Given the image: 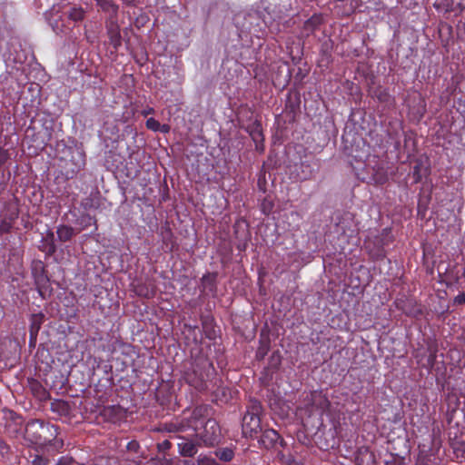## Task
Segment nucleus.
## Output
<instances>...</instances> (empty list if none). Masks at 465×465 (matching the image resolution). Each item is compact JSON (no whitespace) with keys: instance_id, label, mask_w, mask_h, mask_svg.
Instances as JSON below:
<instances>
[{"instance_id":"obj_1","label":"nucleus","mask_w":465,"mask_h":465,"mask_svg":"<svg viewBox=\"0 0 465 465\" xmlns=\"http://www.w3.org/2000/svg\"><path fill=\"white\" fill-rule=\"evenodd\" d=\"M59 428L49 422L39 420H32L27 422L25 427V438L30 443L37 446L39 449H46L54 453L64 447V440L57 438Z\"/></svg>"},{"instance_id":"obj_2","label":"nucleus","mask_w":465,"mask_h":465,"mask_svg":"<svg viewBox=\"0 0 465 465\" xmlns=\"http://www.w3.org/2000/svg\"><path fill=\"white\" fill-rule=\"evenodd\" d=\"M262 406L261 401L256 399H250L242 421V430L244 437L251 439L258 438V434L262 431Z\"/></svg>"},{"instance_id":"obj_3","label":"nucleus","mask_w":465,"mask_h":465,"mask_svg":"<svg viewBox=\"0 0 465 465\" xmlns=\"http://www.w3.org/2000/svg\"><path fill=\"white\" fill-rule=\"evenodd\" d=\"M209 369H213V363L207 359H199L184 372L183 378L191 387L198 391H203L207 389Z\"/></svg>"},{"instance_id":"obj_4","label":"nucleus","mask_w":465,"mask_h":465,"mask_svg":"<svg viewBox=\"0 0 465 465\" xmlns=\"http://www.w3.org/2000/svg\"><path fill=\"white\" fill-rule=\"evenodd\" d=\"M201 427L199 428L197 424H194L192 426V430L203 447L214 448L222 442V430L214 419H207Z\"/></svg>"},{"instance_id":"obj_5","label":"nucleus","mask_w":465,"mask_h":465,"mask_svg":"<svg viewBox=\"0 0 465 465\" xmlns=\"http://www.w3.org/2000/svg\"><path fill=\"white\" fill-rule=\"evenodd\" d=\"M45 18L56 35H66L76 26L59 4L53 5L51 9L45 13Z\"/></svg>"},{"instance_id":"obj_6","label":"nucleus","mask_w":465,"mask_h":465,"mask_svg":"<svg viewBox=\"0 0 465 465\" xmlns=\"http://www.w3.org/2000/svg\"><path fill=\"white\" fill-rule=\"evenodd\" d=\"M45 18L56 35H66L76 26L59 4L53 5L51 9L45 13Z\"/></svg>"},{"instance_id":"obj_7","label":"nucleus","mask_w":465,"mask_h":465,"mask_svg":"<svg viewBox=\"0 0 465 465\" xmlns=\"http://www.w3.org/2000/svg\"><path fill=\"white\" fill-rule=\"evenodd\" d=\"M65 162L67 170L65 171L66 178H74L85 165V153L81 147H68L65 155L62 157Z\"/></svg>"},{"instance_id":"obj_8","label":"nucleus","mask_w":465,"mask_h":465,"mask_svg":"<svg viewBox=\"0 0 465 465\" xmlns=\"http://www.w3.org/2000/svg\"><path fill=\"white\" fill-rule=\"evenodd\" d=\"M173 438L178 439L179 442L177 443V450L178 454L183 458H194L199 449L203 447L197 437H195V433L193 435L184 436V435H176Z\"/></svg>"},{"instance_id":"obj_9","label":"nucleus","mask_w":465,"mask_h":465,"mask_svg":"<svg viewBox=\"0 0 465 465\" xmlns=\"http://www.w3.org/2000/svg\"><path fill=\"white\" fill-rule=\"evenodd\" d=\"M391 242L390 231L388 229H384L381 235L375 238V246L372 249L369 245L367 246L371 257L375 260L383 259L386 255L384 246L388 245Z\"/></svg>"},{"instance_id":"obj_10","label":"nucleus","mask_w":465,"mask_h":465,"mask_svg":"<svg viewBox=\"0 0 465 465\" xmlns=\"http://www.w3.org/2000/svg\"><path fill=\"white\" fill-rule=\"evenodd\" d=\"M32 274L40 295H43V292L49 287V278L42 262L38 261L34 263Z\"/></svg>"},{"instance_id":"obj_11","label":"nucleus","mask_w":465,"mask_h":465,"mask_svg":"<svg viewBox=\"0 0 465 465\" xmlns=\"http://www.w3.org/2000/svg\"><path fill=\"white\" fill-rule=\"evenodd\" d=\"M261 436L257 439L259 443L263 446L265 449L275 448L278 444L281 446L283 445V440L281 438L280 434L274 430L273 429H265L260 431Z\"/></svg>"},{"instance_id":"obj_12","label":"nucleus","mask_w":465,"mask_h":465,"mask_svg":"<svg viewBox=\"0 0 465 465\" xmlns=\"http://www.w3.org/2000/svg\"><path fill=\"white\" fill-rule=\"evenodd\" d=\"M396 308L408 316H419L422 313L421 309L413 299L405 297L398 298L395 301Z\"/></svg>"},{"instance_id":"obj_13","label":"nucleus","mask_w":465,"mask_h":465,"mask_svg":"<svg viewBox=\"0 0 465 465\" xmlns=\"http://www.w3.org/2000/svg\"><path fill=\"white\" fill-rule=\"evenodd\" d=\"M59 5L66 12L75 25L84 21L86 16V10L81 5L70 3H63L59 4Z\"/></svg>"},{"instance_id":"obj_14","label":"nucleus","mask_w":465,"mask_h":465,"mask_svg":"<svg viewBox=\"0 0 465 465\" xmlns=\"http://www.w3.org/2000/svg\"><path fill=\"white\" fill-rule=\"evenodd\" d=\"M50 452L46 449L36 448L35 451L30 452L28 456V461L31 465H50Z\"/></svg>"},{"instance_id":"obj_15","label":"nucleus","mask_w":465,"mask_h":465,"mask_svg":"<svg viewBox=\"0 0 465 465\" xmlns=\"http://www.w3.org/2000/svg\"><path fill=\"white\" fill-rule=\"evenodd\" d=\"M356 465H376V457L368 447H361L355 453Z\"/></svg>"},{"instance_id":"obj_16","label":"nucleus","mask_w":465,"mask_h":465,"mask_svg":"<svg viewBox=\"0 0 465 465\" xmlns=\"http://www.w3.org/2000/svg\"><path fill=\"white\" fill-rule=\"evenodd\" d=\"M45 321V315L42 312L32 314L30 318V344L35 343L36 338Z\"/></svg>"},{"instance_id":"obj_17","label":"nucleus","mask_w":465,"mask_h":465,"mask_svg":"<svg viewBox=\"0 0 465 465\" xmlns=\"http://www.w3.org/2000/svg\"><path fill=\"white\" fill-rule=\"evenodd\" d=\"M50 410L60 417H70L72 408L69 402L64 400H54L51 402Z\"/></svg>"},{"instance_id":"obj_18","label":"nucleus","mask_w":465,"mask_h":465,"mask_svg":"<svg viewBox=\"0 0 465 465\" xmlns=\"http://www.w3.org/2000/svg\"><path fill=\"white\" fill-rule=\"evenodd\" d=\"M193 426L192 423L185 421V420L172 421L164 424V429L166 431L174 433L176 435H181L180 433L186 432L189 429H192Z\"/></svg>"},{"instance_id":"obj_19","label":"nucleus","mask_w":465,"mask_h":465,"mask_svg":"<svg viewBox=\"0 0 465 465\" xmlns=\"http://www.w3.org/2000/svg\"><path fill=\"white\" fill-rule=\"evenodd\" d=\"M271 349V339L269 334H265L263 332L261 333L259 339V347L255 353V358L257 361H262L264 357L268 354Z\"/></svg>"},{"instance_id":"obj_20","label":"nucleus","mask_w":465,"mask_h":465,"mask_svg":"<svg viewBox=\"0 0 465 465\" xmlns=\"http://www.w3.org/2000/svg\"><path fill=\"white\" fill-rule=\"evenodd\" d=\"M246 131L249 133L252 141L255 143L256 149H258L259 143H262L263 141L262 124L259 122L255 121L254 123L247 126Z\"/></svg>"},{"instance_id":"obj_21","label":"nucleus","mask_w":465,"mask_h":465,"mask_svg":"<svg viewBox=\"0 0 465 465\" xmlns=\"http://www.w3.org/2000/svg\"><path fill=\"white\" fill-rule=\"evenodd\" d=\"M107 34L109 36L110 44L114 49H118L122 45V36L120 34L119 25L115 23H111L107 27Z\"/></svg>"},{"instance_id":"obj_22","label":"nucleus","mask_w":465,"mask_h":465,"mask_svg":"<svg viewBox=\"0 0 465 465\" xmlns=\"http://www.w3.org/2000/svg\"><path fill=\"white\" fill-rule=\"evenodd\" d=\"M322 23V15L321 14H314L304 22L303 30L307 35L313 34Z\"/></svg>"},{"instance_id":"obj_23","label":"nucleus","mask_w":465,"mask_h":465,"mask_svg":"<svg viewBox=\"0 0 465 465\" xmlns=\"http://www.w3.org/2000/svg\"><path fill=\"white\" fill-rule=\"evenodd\" d=\"M43 249L42 251L46 253V255L51 256L55 253L57 248L54 243V233L53 231L48 230L46 232V235L43 239Z\"/></svg>"},{"instance_id":"obj_24","label":"nucleus","mask_w":465,"mask_h":465,"mask_svg":"<svg viewBox=\"0 0 465 465\" xmlns=\"http://www.w3.org/2000/svg\"><path fill=\"white\" fill-rule=\"evenodd\" d=\"M57 239L62 242L70 241L75 234L73 227L68 225H59L56 230Z\"/></svg>"},{"instance_id":"obj_25","label":"nucleus","mask_w":465,"mask_h":465,"mask_svg":"<svg viewBox=\"0 0 465 465\" xmlns=\"http://www.w3.org/2000/svg\"><path fill=\"white\" fill-rule=\"evenodd\" d=\"M214 455L223 462H230L234 458V450L231 447L218 448L214 450Z\"/></svg>"},{"instance_id":"obj_26","label":"nucleus","mask_w":465,"mask_h":465,"mask_svg":"<svg viewBox=\"0 0 465 465\" xmlns=\"http://www.w3.org/2000/svg\"><path fill=\"white\" fill-rule=\"evenodd\" d=\"M30 389L34 395L36 396L39 400H45L49 395L48 391L36 380H32L30 381Z\"/></svg>"},{"instance_id":"obj_27","label":"nucleus","mask_w":465,"mask_h":465,"mask_svg":"<svg viewBox=\"0 0 465 465\" xmlns=\"http://www.w3.org/2000/svg\"><path fill=\"white\" fill-rule=\"evenodd\" d=\"M371 179L376 184H383L388 181L387 171L381 166L373 168V173L371 174Z\"/></svg>"},{"instance_id":"obj_28","label":"nucleus","mask_w":465,"mask_h":465,"mask_svg":"<svg viewBox=\"0 0 465 465\" xmlns=\"http://www.w3.org/2000/svg\"><path fill=\"white\" fill-rule=\"evenodd\" d=\"M203 409L202 407L195 408L193 411L191 417L188 420H185V421H188V422L192 423L193 425L197 424V427H199V425H201V426L203 425L204 421L206 420L203 419Z\"/></svg>"},{"instance_id":"obj_29","label":"nucleus","mask_w":465,"mask_h":465,"mask_svg":"<svg viewBox=\"0 0 465 465\" xmlns=\"http://www.w3.org/2000/svg\"><path fill=\"white\" fill-rule=\"evenodd\" d=\"M203 328L205 333V337L209 340H213L216 337L215 330L213 327V319H204L203 320Z\"/></svg>"},{"instance_id":"obj_30","label":"nucleus","mask_w":465,"mask_h":465,"mask_svg":"<svg viewBox=\"0 0 465 465\" xmlns=\"http://www.w3.org/2000/svg\"><path fill=\"white\" fill-rule=\"evenodd\" d=\"M96 4L105 12H112L116 14L118 11V5H115L112 0H94Z\"/></svg>"},{"instance_id":"obj_31","label":"nucleus","mask_w":465,"mask_h":465,"mask_svg":"<svg viewBox=\"0 0 465 465\" xmlns=\"http://www.w3.org/2000/svg\"><path fill=\"white\" fill-rule=\"evenodd\" d=\"M77 223L82 227V229H85L90 227L91 225H95V219L91 216L89 213H83L78 219Z\"/></svg>"},{"instance_id":"obj_32","label":"nucleus","mask_w":465,"mask_h":465,"mask_svg":"<svg viewBox=\"0 0 465 465\" xmlns=\"http://www.w3.org/2000/svg\"><path fill=\"white\" fill-rule=\"evenodd\" d=\"M202 282L204 288L213 291L216 287V273H208L203 275Z\"/></svg>"},{"instance_id":"obj_33","label":"nucleus","mask_w":465,"mask_h":465,"mask_svg":"<svg viewBox=\"0 0 465 465\" xmlns=\"http://www.w3.org/2000/svg\"><path fill=\"white\" fill-rule=\"evenodd\" d=\"M197 465H220L214 458L208 454L201 453L196 458Z\"/></svg>"},{"instance_id":"obj_34","label":"nucleus","mask_w":465,"mask_h":465,"mask_svg":"<svg viewBox=\"0 0 465 465\" xmlns=\"http://www.w3.org/2000/svg\"><path fill=\"white\" fill-rule=\"evenodd\" d=\"M82 205L85 210L97 209L99 207V198L97 197H86L83 200Z\"/></svg>"},{"instance_id":"obj_35","label":"nucleus","mask_w":465,"mask_h":465,"mask_svg":"<svg viewBox=\"0 0 465 465\" xmlns=\"http://www.w3.org/2000/svg\"><path fill=\"white\" fill-rule=\"evenodd\" d=\"M150 463L152 465H172V460L166 459L165 457H155L150 460Z\"/></svg>"},{"instance_id":"obj_36","label":"nucleus","mask_w":465,"mask_h":465,"mask_svg":"<svg viewBox=\"0 0 465 465\" xmlns=\"http://www.w3.org/2000/svg\"><path fill=\"white\" fill-rule=\"evenodd\" d=\"M146 127L149 130H152L153 132H157L158 129H160V123L156 119L151 117L146 120Z\"/></svg>"},{"instance_id":"obj_37","label":"nucleus","mask_w":465,"mask_h":465,"mask_svg":"<svg viewBox=\"0 0 465 465\" xmlns=\"http://www.w3.org/2000/svg\"><path fill=\"white\" fill-rule=\"evenodd\" d=\"M451 3L452 0H436L434 3V7L438 10L445 8V10L448 11Z\"/></svg>"},{"instance_id":"obj_38","label":"nucleus","mask_w":465,"mask_h":465,"mask_svg":"<svg viewBox=\"0 0 465 465\" xmlns=\"http://www.w3.org/2000/svg\"><path fill=\"white\" fill-rule=\"evenodd\" d=\"M172 448V443L169 440H164L163 441L157 444L158 451L165 452Z\"/></svg>"},{"instance_id":"obj_39","label":"nucleus","mask_w":465,"mask_h":465,"mask_svg":"<svg viewBox=\"0 0 465 465\" xmlns=\"http://www.w3.org/2000/svg\"><path fill=\"white\" fill-rule=\"evenodd\" d=\"M12 229L11 222H7L6 220H3L0 223V234L7 233Z\"/></svg>"},{"instance_id":"obj_40","label":"nucleus","mask_w":465,"mask_h":465,"mask_svg":"<svg viewBox=\"0 0 465 465\" xmlns=\"http://www.w3.org/2000/svg\"><path fill=\"white\" fill-rule=\"evenodd\" d=\"M413 177H414V180L416 183H419L421 181L422 174L420 173V164H416L413 167Z\"/></svg>"},{"instance_id":"obj_41","label":"nucleus","mask_w":465,"mask_h":465,"mask_svg":"<svg viewBox=\"0 0 465 465\" xmlns=\"http://www.w3.org/2000/svg\"><path fill=\"white\" fill-rule=\"evenodd\" d=\"M162 236H163V241L164 242L171 240V238L173 237L171 229L169 227L163 228L162 229Z\"/></svg>"},{"instance_id":"obj_42","label":"nucleus","mask_w":465,"mask_h":465,"mask_svg":"<svg viewBox=\"0 0 465 465\" xmlns=\"http://www.w3.org/2000/svg\"><path fill=\"white\" fill-rule=\"evenodd\" d=\"M9 159V153L6 150L0 148V167Z\"/></svg>"},{"instance_id":"obj_43","label":"nucleus","mask_w":465,"mask_h":465,"mask_svg":"<svg viewBox=\"0 0 465 465\" xmlns=\"http://www.w3.org/2000/svg\"><path fill=\"white\" fill-rule=\"evenodd\" d=\"M55 465H74L72 458L62 457Z\"/></svg>"},{"instance_id":"obj_44","label":"nucleus","mask_w":465,"mask_h":465,"mask_svg":"<svg viewBox=\"0 0 465 465\" xmlns=\"http://www.w3.org/2000/svg\"><path fill=\"white\" fill-rule=\"evenodd\" d=\"M140 448L139 443L136 440H132L127 444V450L137 452Z\"/></svg>"},{"instance_id":"obj_45","label":"nucleus","mask_w":465,"mask_h":465,"mask_svg":"<svg viewBox=\"0 0 465 465\" xmlns=\"http://www.w3.org/2000/svg\"><path fill=\"white\" fill-rule=\"evenodd\" d=\"M456 304H465V292H461L454 299Z\"/></svg>"},{"instance_id":"obj_46","label":"nucleus","mask_w":465,"mask_h":465,"mask_svg":"<svg viewBox=\"0 0 465 465\" xmlns=\"http://www.w3.org/2000/svg\"><path fill=\"white\" fill-rule=\"evenodd\" d=\"M435 361H436V354L435 353H430L428 357V365L432 367L435 363Z\"/></svg>"},{"instance_id":"obj_47","label":"nucleus","mask_w":465,"mask_h":465,"mask_svg":"<svg viewBox=\"0 0 465 465\" xmlns=\"http://www.w3.org/2000/svg\"><path fill=\"white\" fill-rule=\"evenodd\" d=\"M158 131L163 134H167L170 131V126L168 124H160V129H158Z\"/></svg>"},{"instance_id":"obj_48","label":"nucleus","mask_w":465,"mask_h":465,"mask_svg":"<svg viewBox=\"0 0 465 465\" xmlns=\"http://www.w3.org/2000/svg\"><path fill=\"white\" fill-rule=\"evenodd\" d=\"M385 96H387L386 93H381L380 95L378 96V99L383 102L385 101Z\"/></svg>"},{"instance_id":"obj_49","label":"nucleus","mask_w":465,"mask_h":465,"mask_svg":"<svg viewBox=\"0 0 465 465\" xmlns=\"http://www.w3.org/2000/svg\"><path fill=\"white\" fill-rule=\"evenodd\" d=\"M352 156L357 160V161H361L362 158L364 157L363 154H352Z\"/></svg>"},{"instance_id":"obj_50","label":"nucleus","mask_w":465,"mask_h":465,"mask_svg":"<svg viewBox=\"0 0 465 465\" xmlns=\"http://www.w3.org/2000/svg\"><path fill=\"white\" fill-rule=\"evenodd\" d=\"M385 465H401L399 462L392 460V461H385Z\"/></svg>"},{"instance_id":"obj_51","label":"nucleus","mask_w":465,"mask_h":465,"mask_svg":"<svg viewBox=\"0 0 465 465\" xmlns=\"http://www.w3.org/2000/svg\"><path fill=\"white\" fill-rule=\"evenodd\" d=\"M424 113H425V104H423L421 109L420 110V117L424 114Z\"/></svg>"},{"instance_id":"obj_52","label":"nucleus","mask_w":465,"mask_h":465,"mask_svg":"<svg viewBox=\"0 0 465 465\" xmlns=\"http://www.w3.org/2000/svg\"><path fill=\"white\" fill-rule=\"evenodd\" d=\"M190 463H191V461H189V460H185V461H184V464H185V465H190Z\"/></svg>"},{"instance_id":"obj_53","label":"nucleus","mask_w":465,"mask_h":465,"mask_svg":"<svg viewBox=\"0 0 465 465\" xmlns=\"http://www.w3.org/2000/svg\"><path fill=\"white\" fill-rule=\"evenodd\" d=\"M266 208H268V205H265V203L263 204V210H265Z\"/></svg>"},{"instance_id":"obj_54","label":"nucleus","mask_w":465,"mask_h":465,"mask_svg":"<svg viewBox=\"0 0 465 465\" xmlns=\"http://www.w3.org/2000/svg\"><path fill=\"white\" fill-rule=\"evenodd\" d=\"M266 208H268V205H265V203L263 204V210H265Z\"/></svg>"}]
</instances>
